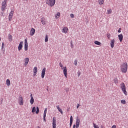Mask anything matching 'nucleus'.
<instances>
[{"instance_id": "f257e3e1", "label": "nucleus", "mask_w": 128, "mask_h": 128, "mask_svg": "<svg viewBox=\"0 0 128 128\" xmlns=\"http://www.w3.org/2000/svg\"><path fill=\"white\" fill-rule=\"evenodd\" d=\"M128 62H125L122 63L120 66V68L122 72H123V74H126V72H128Z\"/></svg>"}, {"instance_id": "f03ea898", "label": "nucleus", "mask_w": 128, "mask_h": 128, "mask_svg": "<svg viewBox=\"0 0 128 128\" xmlns=\"http://www.w3.org/2000/svg\"><path fill=\"white\" fill-rule=\"evenodd\" d=\"M59 66L60 68H61V70H63V72L64 74L65 78H68V69L66 68V66L64 67L62 66V62L59 63Z\"/></svg>"}, {"instance_id": "7ed1b4c3", "label": "nucleus", "mask_w": 128, "mask_h": 128, "mask_svg": "<svg viewBox=\"0 0 128 128\" xmlns=\"http://www.w3.org/2000/svg\"><path fill=\"white\" fill-rule=\"evenodd\" d=\"M120 88L122 92L125 94V96H128V92H126V84L124 82H122L120 84Z\"/></svg>"}, {"instance_id": "20e7f679", "label": "nucleus", "mask_w": 128, "mask_h": 128, "mask_svg": "<svg viewBox=\"0 0 128 128\" xmlns=\"http://www.w3.org/2000/svg\"><path fill=\"white\" fill-rule=\"evenodd\" d=\"M46 4L50 6H54L56 4V0H46Z\"/></svg>"}, {"instance_id": "39448f33", "label": "nucleus", "mask_w": 128, "mask_h": 128, "mask_svg": "<svg viewBox=\"0 0 128 128\" xmlns=\"http://www.w3.org/2000/svg\"><path fill=\"white\" fill-rule=\"evenodd\" d=\"M6 2H8V0H4V1L2 2V12H4V10H6V6H7Z\"/></svg>"}, {"instance_id": "423d86ee", "label": "nucleus", "mask_w": 128, "mask_h": 128, "mask_svg": "<svg viewBox=\"0 0 128 128\" xmlns=\"http://www.w3.org/2000/svg\"><path fill=\"white\" fill-rule=\"evenodd\" d=\"M80 118H78V116L76 119V125L75 124L74 125L73 128H79L80 127Z\"/></svg>"}, {"instance_id": "0eeeda50", "label": "nucleus", "mask_w": 128, "mask_h": 128, "mask_svg": "<svg viewBox=\"0 0 128 128\" xmlns=\"http://www.w3.org/2000/svg\"><path fill=\"white\" fill-rule=\"evenodd\" d=\"M18 102L20 106H24V98L22 96H19V98L18 99Z\"/></svg>"}, {"instance_id": "6e6552de", "label": "nucleus", "mask_w": 128, "mask_h": 128, "mask_svg": "<svg viewBox=\"0 0 128 128\" xmlns=\"http://www.w3.org/2000/svg\"><path fill=\"white\" fill-rule=\"evenodd\" d=\"M52 128H56V120L54 117L52 118Z\"/></svg>"}, {"instance_id": "1a4fd4ad", "label": "nucleus", "mask_w": 128, "mask_h": 128, "mask_svg": "<svg viewBox=\"0 0 128 128\" xmlns=\"http://www.w3.org/2000/svg\"><path fill=\"white\" fill-rule=\"evenodd\" d=\"M28 40L26 39L24 40V50L26 51L28 50Z\"/></svg>"}, {"instance_id": "9d476101", "label": "nucleus", "mask_w": 128, "mask_h": 128, "mask_svg": "<svg viewBox=\"0 0 128 128\" xmlns=\"http://www.w3.org/2000/svg\"><path fill=\"white\" fill-rule=\"evenodd\" d=\"M114 42H116V40H114V39H112L110 40V46L112 48H114Z\"/></svg>"}, {"instance_id": "9b49d317", "label": "nucleus", "mask_w": 128, "mask_h": 128, "mask_svg": "<svg viewBox=\"0 0 128 128\" xmlns=\"http://www.w3.org/2000/svg\"><path fill=\"white\" fill-rule=\"evenodd\" d=\"M46 68H44L42 71V78H44V75L46 74Z\"/></svg>"}, {"instance_id": "f8f14e48", "label": "nucleus", "mask_w": 128, "mask_h": 128, "mask_svg": "<svg viewBox=\"0 0 128 128\" xmlns=\"http://www.w3.org/2000/svg\"><path fill=\"white\" fill-rule=\"evenodd\" d=\"M12 16H14V11H11L9 14L8 20L10 22L12 18Z\"/></svg>"}, {"instance_id": "ddd939ff", "label": "nucleus", "mask_w": 128, "mask_h": 128, "mask_svg": "<svg viewBox=\"0 0 128 128\" xmlns=\"http://www.w3.org/2000/svg\"><path fill=\"white\" fill-rule=\"evenodd\" d=\"M36 32V29L34 28H32L30 30V36H32Z\"/></svg>"}, {"instance_id": "4468645a", "label": "nucleus", "mask_w": 128, "mask_h": 128, "mask_svg": "<svg viewBox=\"0 0 128 128\" xmlns=\"http://www.w3.org/2000/svg\"><path fill=\"white\" fill-rule=\"evenodd\" d=\"M24 66H28V62H30V58H26L24 60Z\"/></svg>"}, {"instance_id": "2eb2a0df", "label": "nucleus", "mask_w": 128, "mask_h": 128, "mask_svg": "<svg viewBox=\"0 0 128 128\" xmlns=\"http://www.w3.org/2000/svg\"><path fill=\"white\" fill-rule=\"evenodd\" d=\"M34 76H36V74L38 72V67L35 66L33 69Z\"/></svg>"}, {"instance_id": "dca6fc26", "label": "nucleus", "mask_w": 128, "mask_h": 128, "mask_svg": "<svg viewBox=\"0 0 128 128\" xmlns=\"http://www.w3.org/2000/svg\"><path fill=\"white\" fill-rule=\"evenodd\" d=\"M30 96V104H34V96H32V94H31Z\"/></svg>"}, {"instance_id": "f3484780", "label": "nucleus", "mask_w": 128, "mask_h": 128, "mask_svg": "<svg viewBox=\"0 0 128 128\" xmlns=\"http://www.w3.org/2000/svg\"><path fill=\"white\" fill-rule=\"evenodd\" d=\"M41 22L44 26H45V24H46V18H44V17H42L41 18Z\"/></svg>"}, {"instance_id": "a211bd4d", "label": "nucleus", "mask_w": 128, "mask_h": 128, "mask_svg": "<svg viewBox=\"0 0 128 128\" xmlns=\"http://www.w3.org/2000/svg\"><path fill=\"white\" fill-rule=\"evenodd\" d=\"M24 44V42H20L18 46V50H22V44Z\"/></svg>"}, {"instance_id": "6ab92c4d", "label": "nucleus", "mask_w": 128, "mask_h": 128, "mask_svg": "<svg viewBox=\"0 0 128 128\" xmlns=\"http://www.w3.org/2000/svg\"><path fill=\"white\" fill-rule=\"evenodd\" d=\"M118 38L119 40H120V42H122V40H124V36H122V34L118 35Z\"/></svg>"}, {"instance_id": "aec40b11", "label": "nucleus", "mask_w": 128, "mask_h": 128, "mask_svg": "<svg viewBox=\"0 0 128 128\" xmlns=\"http://www.w3.org/2000/svg\"><path fill=\"white\" fill-rule=\"evenodd\" d=\"M68 32V28L67 27L64 28L62 30V32H64V34H66Z\"/></svg>"}, {"instance_id": "412c9836", "label": "nucleus", "mask_w": 128, "mask_h": 128, "mask_svg": "<svg viewBox=\"0 0 128 128\" xmlns=\"http://www.w3.org/2000/svg\"><path fill=\"white\" fill-rule=\"evenodd\" d=\"M56 108L58 112H60L62 114H64V112H62V110L60 108V106H57Z\"/></svg>"}, {"instance_id": "4be33fe9", "label": "nucleus", "mask_w": 128, "mask_h": 128, "mask_svg": "<svg viewBox=\"0 0 128 128\" xmlns=\"http://www.w3.org/2000/svg\"><path fill=\"white\" fill-rule=\"evenodd\" d=\"M60 13L58 12L55 15V18H56L58 19V18H60Z\"/></svg>"}, {"instance_id": "5701e85b", "label": "nucleus", "mask_w": 128, "mask_h": 128, "mask_svg": "<svg viewBox=\"0 0 128 128\" xmlns=\"http://www.w3.org/2000/svg\"><path fill=\"white\" fill-rule=\"evenodd\" d=\"M94 43L97 46H100V44H102V43L98 40L94 41Z\"/></svg>"}, {"instance_id": "b1692460", "label": "nucleus", "mask_w": 128, "mask_h": 128, "mask_svg": "<svg viewBox=\"0 0 128 128\" xmlns=\"http://www.w3.org/2000/svg\"><path fill=\"white\" fill-rule=\"evenodd\" d=\"M98 2L100 6H102V4H104V0H98Z\"/></svg>"}, {"instance_id": "393cba45", "label": "nucleus", "mask_w": 128, "mask_h": 128, "mask_svg": "<svg viewBox=\"0 0 128 128\" xmlns=\"http://www.w3.org/2000/svg\"><path fill=\"white\" fill-rule=\"evenodd\" d=\"M6 84L7 86H10V80H8V79L6 80Z\"/></svg>"}, {"instance_id": "a878e982", "label": "nucleus", "mask_w": 128, "mask_h": 128, "mask_svg": "<svg viewBox=\"0 0 128 128\" xmlns=\"http://www.w3.org/2000/svg\"><path fill=\"white\" fill-rule=\"evenodd\" d=\"M72 116H71L70 118V126H72Z\"/></svg>"}, {"instance_id": "bb28decb", "label": "nucleus", "mask_w": 128, "mask_h": 128, "mask_svg": "<svg viewBox=\"0 0 128 128\" xmlns=\"http://www.w3.org/2000/svg\"><path fill=\"white\" fill-rule=\"evenodd\" d=\"M8 38L10 42H12V36L11 34H9Z\"/></svg>"}, {"instance_id": "cd10ccee", "label": "nucleus", "mask_w": 128, "mask_h": 128, "mask_svg": "<svg viewBox=\"0 0 128 128\" xmlns=\"http://www.w3.org/2000/svg\"><path fill=\"white\" fill-rule=\"evenodd\" d=\"M48 112V108H46L44 110V116H46V112Z\"/></svg>"}, {"instance_id": "c85d7f7f", "label": "nucleus", "mask_w": 128, "mask_h": 128, "mask_svg": "<svg viewBox=\"0 0 128 128\" xmlns=\"http://www.w3.org/2000/svg\"><path fill=\"white\" fill-rule=\"evenodd\" d=\"M121 104H126V102L124 100H120Z\"/></svg>"}, {"instance_id": "c756f323", "label": "nucleus", "mask_w": 128, "mask_h": 128, "mask_svg": "<svg viewBox=\"0 0 128 128\" xmlns=\"http://www.w3.org/2000/svg\"><path fill=\"white\" fill-rule=\"evenodd\" d=\"M114 84H118V80L116 78L114 80Z\"/></svg>"}, {"instance_id": "7c9ffc66", "label": "nucleus", "mask_w": 128, "mask_h": 128, "mask_svg": "<svg viewBox=\"0 0 128 128\" xmlns=\"http://www.w3.org/2000/svg\"><path fill=\"white\" fill-rule=\"evenodd\" d=\"M112 9H108V10H107V14H112Z\"/></svg>"}, {"instance_id": "2f4dec72", "label": "nucleus", "mask_w": 128, "mask_h": 128, "mask_svg": "<svg viewBox=\"0 0 128 128\" xmlns=\"http://www.w3.org/2000/svg\"><path fill=\"white\" fill-rule=\"evenodd\" d=\"M48 42V35H46L45 37V42Z\"/></svg>"}, {"instance_id": "473e14b6", "label": "nucleus", "mask_w": 128, "mask_h": 128, "mask_svg": "<svg viewBox=\"0 0 128 128\" xmlns=\"http://www.w3.org/2000/svg\"><path fill=\"white\" fill-rule=\"evenodd\" d=\"M36 107H33L32 109V112H36Z\"/></svg>"}, {"instance_id": "72a5a7b5", "label": "nucleus", "mask_w": 128, "mask_h": 128, "mask_svg": "<svg viewBox=\"0 0 128 128\" xmlns=\"http://www.w3.org/2000/svg\"><path fill=\"white\" fill-rule=\"evenodd\" d=\"M93 125H94V128H100L98 126L96 125V124L94 123L93 124Z\"/></svg>"}, {"instance_id": "f704fd0d", "label": "nucleus", "mask_w": 128, "mask_h": 128, "mask_svg": "<svg viewBox=\"0 0 128 128\" xmlns=\"http://www.w3.org/2000/svg\"><path fill=\"white\" fill-rule=\"evenodd\" d=\"M38 112H40V108H38V107L37 106L36 111V114H38Z\"/></svg>"}, {"instance_id": "c9c22d12", "label": "nucleus", "mask_w": 128, "mask_h": 128, "mask_svg": "<svg viewBox=\"0 0 128 128\" xmlns=\"http://www.w3.org/2000/svg\"><path fill=\"white\" fill-rule=\"evenodd\" d=\"M106 36H107L108 38V40H110V33H108L106 34Z\"/></svg>"}, {"instance_id": "e433bc0d", "label": "nucleus", "mask_w": 128, "mask_h": 128, "mask_svg": "<svg viewBox=\"0 0 128 128\" xmlns=\"http://www.w3.org/2000/svg\"><path fill=\"white\" fill-rule=\"evenodd\" d=\"M74 64H75V66H78V60H74Z\"/></svg>"}, {"instance_id": "4c0bfd02", "label": "nucleus", "mask_w": 128, "mask_h": 128, "mask_svg": "<svg viewBox=\"0 0 128 128\" xmlns=\"http://www.w3.org/2000/svg\"><path fill=\"white\" fill-rule=\"evenodd\" d=\"M70 18H74V15L73 14H70Z\"/></svg>"}, {"instance_id": "58836bf2", "label": "nucleus", "mask_w": 128, "mask_h": 128, "mask_svg": "<svg viewBox=\"0 0 128 128\" xmlns=\"http://www.w3.org/2000/svg\"><path fill=\"white\" fill-rule=\"evenodd\" d=\"M4 43L2 42V48H4Z\"/></svg>"}, {"instance_id": "ea45409f", "label": "nucleus", "mask_w": 128, "mask_h": 128, "mask_svg": "<svg viewBox=\"0 0 128 128\" xmlns=\"http://www.w3.org/2000/svg\"><path fill=\"white\" fill-rule=\"evenodd\" d=\"M112 128H116V125H113L112 127Z\"/></svg>"}, {"instance_id": "a19ab883", "label": "nucleus", "mask_w": 128, "mask_h": 128, "mask_svg": "<svg viewBox=\"0 0 128 128\" xmlns=\"http://www.w3.org/2000/svg\"><path fill=\"white\" fill-rule=\"evenodd\" d=\"M44 122H46V116H44Z\"/></svg>"}, {"instance_id": "79ce46f5", "label": "nucleus", "mask_w": 128, "mask_h": 128, "mask_svg": "<svg viewBox=\"0 0 128 128\" xmlns=\"http://www.w3.org/2000/svg\"><path fill=\"white\" fill-rule=\"evenodd\" d=\"M80 104H78V106H76V108H80Z\"/></svg>"}, {"instance_id": "37998d69", "label": "nucleus", "mask_w": 128, "mask_h": 128, "mask_svg": "<svg viewBox=\"0 0 128 128\" xmlns=\"http://www.w3.org/2000/svg\"><path fill=\"white\" fill-rule=\"evenodd\" d=\"M100 128H106V127H104V126L101 125V126H100Z\"/></svg>"}, {"instance_id": "c03bdc74", "label": "nucleus", "mask_w": 128, "mask_h": 128, "mask_svg": "<svg viewBox=\"0 0 128 128\" xmlns=\"http://www.w3.org/2000/svg\"><path fill=\"white\" fill-rule=\"evenodd\" d=\"M120 30H121V28H120L119 30H118V32H120Z\"/></svg>"}, {"instance_id": "a18cd8bd", "label": "nucleus", "mask_w": 128, "mask_h": 128, "mask_svg": "<svg viewBox=\"0 0 128 128\" xmlns=\"http://www.w3.org/2000/svg\"><path fill=\"white\" fill-rule=\"evenodd\" d=\"M36 128H40V126H37Z\"/></svg>"}, {"instance_id": "49530a36", "label": "nucleus", "mask_w": 128, "mask_h": 128, "mask_svg": "<svg viewBox=\"0 0 128 128\" xmlns=\"http://www.w3.org/2000/svg\"><path fill=\"white\" fill-rule=\"evenodd\" d=\"M72 44V46H73L72 44Z\"/></svg>"}, {"instance_id": "de8ad7c7", "label": "nucleus", "mask_w": 128, "mask_h": 128, "mask_svg": "<svg viewBox=\"0 0 128 128\" xmlns=\"http://www.w3.org/2000/svg\"><path fill=\"white\" fill-rule=\"evenodd\" d=\"M0 40H1V38H0Z\"/></svg>"}, {"instance_id": "09e8293b", "label": "nucleus", "mask_w": 128, "mask_h": 128, "mask_svg": "<svg viewBox=\"0 0 128 128\" xmlns=\"http://www.w3.org/2000/svg\"><path fill=\"white\" fill-rule=\"evenodd\" d=\"M78 76H80V74L78 75Z\"/></svg>"}, {"instance_id": "8fccbe9b", "label": "nucleus", "mask_w": 128, "mask_h": 128, "mask_svg": "<svg viewBox=\"0 0 128 128\" xmlns=\"http://www.w3.org/2000/svg\"><path fill=\"white\" fill-rule=\"evenodd\" d=\"M26 0V1H28V0Z\"/></svg>"}]
</instances>
